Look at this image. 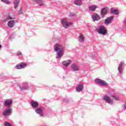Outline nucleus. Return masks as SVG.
Masks as SVG:
<instances>
[{
  "instance_id": "f257e3e1",
  "label": "nucleus",
  "mask_w": 126,
  "mask_h": 126,
  "mask_svg": "<svg viewBox=\"0 0 126 126\" xmlns=\"http://www.w3.org/2000/svg\"><path fill=\"white\" fill-rule=\"evenodd\" d=\"M55 52H57L56 59L61 58L63 56L64 48L60 44H56L54 45Z\"/></svg>"
},
{
  "instance_id": "f03ea898",
  "label": "nucleus",
  "mask_w": 126,
  "mask_h": 126,
  "mask_svg": "<svg viewBox=\"0 0 126 126\" xmlns=\"http://www.w3.org/2000/svg\"><path fill=\"white\" fill-rule=\"evenodd\" d=\"M97 32H98V34H100V35H107L108 34V31L106 30L105 26H100L98 27V28L96 29Z\"/></svg>"
},
{
  "instance_id": "7ed1b4c3",
  "label": "nucleus",
  "mask_w": 126,
  "mask_h": 126,
  "mask_svg": "<svg viewBox=\"0 0 126 126\" xmlns=\"http://www.w3.org/2000/svg\"><path fill=\"white\" fill-rule=\"evenodd\" d=\"M61 23L63 27L66 29H67L70 25H72V23L67 22V21H66V19L64 18L62 19Z\"/></svg>"
},
{
  "instance_id": "20e7f679",
  "label": "nucleus",
  "mask_w": 126,
  "mask_h": 126,
  "mask_svg": "<svg viewBox=\"0 0 126 126\" xmlns=\"http://www.w3.org/2000/svg\"><path fill=\"white\" fill-rule=\"evenodd\" d=\"M103 99L105 101V102H106L108 104H110V105H113L114 100L111 98L110 96L108 95L104 96Z\"/></svg>"
},
{
  "instance_id": "39448f33",
  "label": "nucleus",
  "mask_w": 126,
  "mask_h": 126,
  "mask_svg": "<svg viewBox=\"0 0 126 126\" xmlns=\"http://www.w3.org/2000/svg\"><path fill=\"white\" fill-rule=\"evenodd\" d=\"M95 82L96 83H97L98 84H100V85H101V86H106L107 85V83L106 81L104 80H102L100 79L97 78L95 79Z\"/></svg>"
},
{
  "instance_id": "423d86ee",
  "label": "nucleus",
  "mask_w": 126,
  "mask_h": 126,
  "mask_svg": "<svg viewBox=\"0 0 126 126\" xmlns=\"http://www.w3.org/2000/svg\"><path fill=\"white\" fill-rule=\"evenodd\" d=\"M35 112L38 115H39L40 117H44V113H43V108L42 107H39L35 109Z\"/></svg>"
},
{
  "instance_id": "0eeeda50",
  "label": "nucleus",
  "mask_w": 126,
  "mask_h": 126,
  "mask_svg": "<svg viewBox=\"0 0 126 126\" xmlns=\"http://www.w3.org/2000/svg\"><path fill=\"white\" fill-rule=\"evenodd\" d=\"M113 19H114V17L113 16H110L106 18V19L104 21V24L106 25H109V24H111L112 22L113 21Z\"/></svg>"
},
{
  "instance_id": "6e6552de",
  "label": "nucleus",
  "mask_w": 126,
  "mask_h": 126,
  "mask_svg": "<svg viewBox=\"0 0 126 126\" xmlns=\"http://www.w3.org/2000/svg\"><path fill=\"white\" fill-rule=\"evenodd\" d=\"M12 104V100L11 99H5L4 101V105L6 107H9Z\"/></svg>"
},
{
  "instance_id": "1a4fd4ad",
  "label": "nucleus",
  "mask_w": 126,
  "mask_h": 126,
  "mask_svg": "<svg viewBox=\"0 0 126 126\" xmlns=\"http://www.w3.org/2000/svg\"><path fill=\"white\" fill-rule=\"evenodd\" d=\"M78 41L80 43H84L85 41V36L82 33H80L78 36Z\"/></svg>"
},
{
  "instance_id": "9d476101",
  "label": "nucleus",
  "mask_w": 126,
  "mask_h": 126,
  "mask_svg": "<svg viewBox=\"0 0 126 126\" xmlns=\"http://www.w3.org/2000/svg\"><path fill=\"white\" fill-rule=\"evenodd\" d=\"M108 13V10L106 8H102L101 10L100 15L101 17H104L105 15Z\"/></svg>"
},
{
  "instance_id": "9b49d317",
  "label": "nucleus",
  "mask_w": 126,
  "mask_h": 126,
  "mask_svg": "<svg viewBox=\"0 0 126 126\" xmlns=\"http://www.w3.org/2000/svg\"><path fill=\"white\" fill-rule=\"evenodd\" d=\"M16 21L15 20H11L8 22L7 25L10 28H13L14 27V24H15Z\"/></svg>"
},
{
  "instance_id": "f8f14e48",
  "label": "nucleus",
  "mask_w": 126,
  "mask_h": 126,
  "mask_svg": "<svg viewBox=\"0 0 126 126\" xmlns=\"http://www.w3.org/2000/svg\"><path fill=\"white\" fill-rule=\"evenodd\" d=\"M92 18L93 21H99V20L101 19L100 16H99V15H98L97 14H95L94 15H93Z\"/></svg>"
},
{
  "instance_id": "ddd939ff",
  "label": "nucleus",
  "mask_w": 126,
  "mask_h": 126,
  "mask_svg": "<svg viewBox=\"0 0 126 126\" xmlns=\"http://www.w3.org/2000/svg\"><path fill=\"white\" fill-rule=\"evenodd\" d=\"M84 88V87H83V84H80L77 86L76 90L77 92H81Z\"/></svg>"
},
{
  "instance_id": "4468645a",
  "label": "nucleus",
  "mask_w": 126,
  "mask_h": 126,
  "mask_svg": "<svg viewBox=\"0 0 126 126\" xmlns=\"http://www.w3.org/2000/svg\"><path fill=\"white\" fill-rule=\"evenodd\" d=\"M33 1L37 2L39 6H44V5H45L43 0H33Z\"/></svg>"
},
{
  "instance_id": "2eb2a0df",
  "label": "nucleus",
  "mask_w": 126,
  "mask_h": 126,
  "mask_svg": "<svg viewBox=\"0 0 126 126\" xmlns=\"http://www.w3.org/2000/svg\"><path fill=\"white\" fill-rule=\"evenodd\" d=\"M125 64V63L124 62H121L118 68V70L119 72V73H123V65Z\"/></svg>"
},
{
  "instance_id": "dca6fc26",
  "label": "nucleus",
  "mask_w": 126,
  "mask_h": 126,
  "mask_svg": "<svg viewBox=\"0 0 126 126\" xmlns=\"http://www.w3.org/2000/svg\"><path fill=\"white\" fill-rule=\"evenodd\" d=\"M11 108H8L3 112V116H8L11 113Z\"/></svg>"
},
{
  "instance_id": "f3484780",
  "label": "nucleus",
  "mask_w": 126,
  "mask_h": 126,
  "mask_svg": "<svg viewBox=\"0 0 126 126\" xmlns=\"http://www.w3.org/2000/svg\"><path fill=\"white\" fill-rule=\"evenodd\" d=\"M71 68L73 71H78V70H79V67L76 64H73L71 65Z\"/></svg>"
},
{
  "instance_id": "a211bd4d",
  "label": "nucleus",
  "mask_w": 126,
  "mask_h": 126,
  "mask_svg": "<svg viewBox=\"0 0 126 126\" xmlns=\"http://www.w3.org/2000/svg\"><path fill=\"white\" fill-rule=\"evenodd\" d=\"M27 65L25 63L18 64L16 66V68L17 69H21V68H24V67H26Z\"/></svg>"
},
{
  "instance_id": "6ab92c4d",
  "label": "nucleus",
  "mask_w": 126,
  "mask_h": 126,
  "mask_svg": "<svg viewBox=\"0 0 126 126\" xmlns=\"http://www.w3.org/2000/svg\"><path fill=\"white\" fill-rule=\"evenodd\" d=\"M71 63H72V61L70 60H69L63 61V64L64 66H68V65L70 64Z\"/></svg>"
},
{
  "instance_id": "aec40b11",
  "label": "nucleus",
  "mask_w": 126,
  "mask_h": 126,
  "mask_svg": "<svg viewBox=\"0 0 126 126\" xmlns=\"http://www.w3.org/2000/svg\"><path fill=\"white\" fill-rule=\"evenodd\" d=\"M96 8H98V6L96 5H93L89 7V9L90 11H95Z\"/></svg>"
},
{
  "instance_id": "412c9836",
  "label": "nucleus",
  "mask_w": 126,
  "mask_h": 126,
  "mask_svg": "<svg viewBox=\"0 0 126 126\" xmlns=\"http://www.w3.org/2000/svg\"><path fill=\"white\" fill-rule=\"evenodd\" d=\"M28 88H29L28 87V84L27 83H25L23 84V87L20 88V89L22 91H23V90H27Z\"/></svg>"
},
{
  "instance_id": "4be33fe9",
  "label": "nucleus",
  "mask_w": 126,
  "mask_h": 126,
  "mask_svg": "<svg viewBox=\"0 0 126 126\" xmlns=\"http://www.w3.org/2000/svg\"><path fill=\"white\" fill-rule=\"evenodd\" d=\"M31 104L32 108H38L39 107V103H38L37 102H35L33 100L31 101Z\"/></svg>"
},
{
  "instance_id": "5701e85b",
  "label": "nucleus",
  "mask_w": 126,
  "mask_h": 126,
  "mask_svg": "<svg viewBox=\"0 0 126 126\" xmlns=\"http://www.w3.org/2000/svg\"><path fill=\"white\" fill-rule=\"evenodd\" d=\"M74 3L75 4H76V5L78 6L82 5V4H83V3L82 2V1L81 0H75Z\"/></svg>"
},
{
  "instance_id": "b1692460",
  "label": "nucleus",
  "mask_w": 126,
  "mask_h": 126,
  "mask_svg": "<svg viewBox=\"0 0 126 126\" xmlns=\"http://www.w3.org/2000/svg\"><path fill=\"white\" fill-rule=\"evenodd\" d=\"M20 3V0H15L14 1V8L16 9L17 7H18V4Z\"/></svg>"
},
{
  "instance_id": "393cba45",
  "label": "nucleus",
  "mask_w": 126,
  "mask_h": 126,
  "mask_svg": "<svg viewBox=\"0 0 126 126\" xmlns=\"http://www.w3.org/2000/svg\"><path fill=\"white\" fill-rule=\"evenodd\" d=\"M111 13L118 15V14H119V11L117 9H114L111 11Z\"/></svg>"
},
{
  "instance_id": "a878e982",
  "label": "nucleus",
  "mask_w": 126,
  "mask_h": 126,
  "mask_svg": "<svg viewBox=\"0 0 126 126\" xmlns=\"http://www.w3.org/2000/svg\"><path fill=\"white\" fill-rule=\"evenodd\" d=\"M111 98H113V99H114V100H116L117 101L118 100H120V97L118 96H114V95H111Z\"/></svg>"
},
{
  "instance_id": "bb28decb",
  "label": "nucleus",
  "mask_w": 126,
  "mask_h": 126,
  "mask_svg": "<svg viewBox=\"0 0 126 126\" xmlns=\"http://www.w3.org/2000/svg\"><path fill=\"white\" fill-rule=\"evenodd\" d=\"M2 2H4V3H6V4H9L10 3V1L7 0H1Z\"/></svg>"
},
{
  "instance_id": "cd10ccee",
  "label": "nucleus",
  "mask_w": 126,
  "mask_h": 126,
  "mask_svg": "<svg viewBox=\"0 0 126 126\" xmlns=\"http://www.w3.org/2000/svg\"><path fill=\"white\" fill-rule=\"evenodd\" d=\"M11 19H14V18H13V17H11V16H8L7 17V20H10Z\"/></svg>"
},
{
  "instance_id": "c85d7f7f",
  "label": "nucleus",
  "mask_w": 126,
  "mask_h": 126,
  "mask_svg": "<svg viewBox=\"0 0 126 126\" xmlns=\"http://www.w3.org/2000/svg\"><path fill=\"white\" fill-rule=\"evenodd\" d=\"M19 14H23V12H22V8H21L18 11Z\"/></svg>"
},
{
  "instance_id": "c756f323",
  "label": "nucleus",
  "mask_w": 126,
  "mask_h": 126,
  "mask_svg": "<svg viewBox=\"0 0 126 126\" xmlns=\"http://www.w3.org/2000/svg\"><path fill=\"white\" fill-rule=\"evenodd\" d=\"M4 126H11V124L7 123V122H5V124H4Z\"/></svg>"
},
{
  "instance_id": "7c9ffc66",
  "label": "nucleus",
  "mask_w": 126,
  "mask_h": 126,
  "mask_svg": "<svg viewBox=\"0 0 126 126\" xmlns=\"http://www.w3.org/2000/svg\"><path fill=\"white\" fill-rule=\"evenodd\" d=\"M22 55V53H21V52H20L19 54H17V56H20V55Z\"/></svg>"
},
{
  "instance_id": "2f4dec72",
  "label": "nucleus",
  "mask_w": 126,
  "mask_h": 126,
  "mask_svg": "<svg viewBox=\"0 0 126 126\" xmlns=\"http://www.w3.org/2000/svg\"><path fill=\"white\" fill-rule=\"evenodd\" d=\"M1 43L0 42V49H1Z\"/></svg>"
},
{
  "instance_id": "473e14b6",
  "label": "nucleus",
  "mask_w": 126,
  "mask_h": 126,
  "mask_svg": "<svg viewBox=\"0 0 126 126\" xmlns=\"http://www.w3.org/2000/svg\"><path fill=\"white\" fill-rule=\"evenodd\" d=\"M70 16H73V15H72V14H70Z\"/></svg>"
}]
</instances>
